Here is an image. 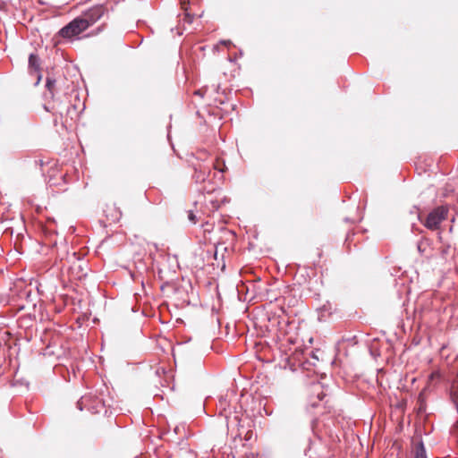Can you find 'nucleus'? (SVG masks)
Here are the masks:
<instances>
[{
	"instance_id": "1",
	"label": "nucleus",
	"mask_w": 458,
	"mask_h": 458,
	"mask_svg": "<svg viewBox=\"0 0 458 458\" xmlns=\"http://www.w3.org/2000/svg\"><path fill=\"white\" fill-rule=\"evenodd\" d=\"M55 83L56 81L51 77H47L46 81V88L48 94L53 98V106H51V110L56 114H58L61 117L64 115L70 116L71 119H73V114H76V106L70 103H63L58 99H55Z\"/></svg>"
},
{
	"instance_id": "2",
	"label": "nucleus",
	"mask_w": 458,
	"mask_h": 458,
	"mask_svg": "<svg viewBox=\"0 0 458 458\" xmlns=\"http://www.w3.org/2000/svg\"><path fill=\"white\" fill-rule=\"evenodd\" d=\"M448 211L446 206H438L433 208L421 223L428 230L436 231L439 229L442 222L447 219Z\"/></svg>"
},
{
	"instance_id": "3",
	"label": "nucleus",
	"mask_w": 458,
	"mask_h": 458,
	"mask_svg": "<svg viewBox=\"0 0 458 458\" xmlns=\"http://www.w3.org/2000/svg\"><path fill=\"white\" fill-rule=\"evenodd\" d=\"M105 13V8L103 5H96L89 9L82 15L79 16L81 20L82 27L87 30L89 26L96 23Z\"/></svg>"
},
{
	"instance_id": "4",
	"label": "nucleus",
	"mask_w": 458,
	"mask_h": 458,
	"mask_svg": "<svg viewBox=\"0 0 458 458\" xmlns=\"http://www.w3.org/2000/svg\"><path fill=\"white\" fill-rule=\"evenodd\" d=\"M82 21L79 19V17L72 20L67 25L63 27L59 30V35L65 38H71L81 34L82 31L86 30L84 27H82Z\"/></svg>"
},
{
	"instance_id": "5",
	"label": "nucleus",
	"mask_w": 458,
	"mask_h": 458,
	"mask_svg": "<svg viewBox=\"0 0 458 458\" xmlns=\"http://www.w3.org/2000/svg\"><path fill=\"white\" fill-rule=\"evenodd\" d=\"M40 65L41 62L38 55L34 53L30 54L29 56V71L30 74L35 73L37 75V81L35 82L36 86L39 84L42 79V75L40 73Z\"/></svg>"
},
{
	"instance_id": "6",
	"label": "nucleus",
	"mask_w": 458,
	"mask_h": 458,
	"mask_svg": "<svg viewBox=\"0 0 458 458\" xmlns=\"http://www.w3.org/2000/svg\"><path fill=\"white\" fill-rule=\"evenodd\" d=\"M312 392L313 394H316L317 401L310 400V405L312 407H318V402L324 401L325 397L327 396V394L323 391L322 386L320 384H314L312 386Z\"/></svg>"
},
{
	"instance_id": "7",
	"label": "nucleus",
	"mask_w": 458,
	"mask_h": 458,
	"mask_svg": "<svg viewBox=\"0 0 458 458\" xmlns=\"http://www.w3.org/2000/svg\"><path fill=\"white\" fill-rule=\"evenodd\" d=\"M210 174V168L201 167L195 168V178L197 182H205Z\"/></svg>"
},
{
	"instance_id": "8",
	"label": "nucleus",
	"mask_w": 458,
	"mask_h": 458,
	"mask_svg": "<svg viewBox=\"0 0 458 458\" xmlns=\"http://www.w3.org/2000/svg\"><path fill=\"white\" fill-rule=\"evenodd\" d=\"M414 458H428L425 446L422 442H420L415 448Z\"/></svg>"
},
{
	"instance_id": "9",
	"label": "nucleus",
	"mask_w": 458,
	"mask_h": 458,
	"mask_svg": "<svg viewBox=\"0 0 458 458\" xmlns=\"http://www.w3.org/2000/svg\"><path fill=\"white\" fill-rule=\"evenodd\" d=\"M89 401V397L82 396L80 401L77 403V407L80 411H82L84 409V405H86V403Z\"/></svg>"
},
{
	"instance_id": "10",
	"label": "nucleus",
	"mask_w": 458,
	"mask_h": 458,
	"mask_svg": "<svg viewBox=\"0 0 458 458\" xmlns=\"http://www.w3.org/2000/svg\"><path fill=\"white\" fill-rule=\"evenodd\" d=\"M100 405H101V401H98V403L95 406L89 407L88 410L91 411L92 412L98 413V412H100V409H99Z\"/></svg>"
},
{
	"instance_id": "11",
	"label": "nucleus",
	"mask_w": 458,
	"mask_h": 458,
	"mask_svg": "<svg viewBox=\"0 0 458 458\" xmlns=\"http://www.w3.org/2000/svg\"><path fill=\"white\" fill-rule=\"evenodd\" d=\"M188 218H189V220H190L191 223H193V224H195V223L197 222L196 216H195V215L193 214V212H191V211L189 213V215H188Z\"/></svg>"
},
{
	"instance_id": "12",
	"label": "nucleus",
	"mask_w": 458,
	"mask_h": 458,
	"mask_svg": "<svg viewBox=\"0 0 458 458\" xmlns=\"http://www.w3.org/2000/svg\"><path fill=\"white\" fill-rule=\"evenodd\" d=\"M184 21H187L188 23H191L192 22V17L189 13H185Z\"/></svg>"
},
{
	"instance_id": "13",
	"label": "nucleus",
	"mask_w": 458,
	"mask_h": 458,
	"mask_svg": "<svg viewBox=\"0 0 458 458\" xmlns=\"http://www.w3.org/2000/svg\"><path fill=\"white\" fill-rule=\"evenodd\" d=\"M181 428H183V427L182 426H176L174 428V433L178 434L180 432Z\"/></svg>"
},
{
	"instance_id": "14",
	"label": "nucleus",
	"mask_w": 458,
	"mask_h": 458,
	"mask_svg": "<svg viewBox=\"0 0 458 458\" xmlns=\"http://www.w3.org/2000/svg\"><path fill=\"white\" fill-rule=\"evenodd\" d=\"M435 377H439V373H438V372H433V373L430 375V378H434Z\"/></svg>"
},
{
	"instance_id": "15",
	"label": "nucleus",
	"mask_w": 458,
	"mask_h": 458,
	"mask_svg": "<svg viewBox=\"0 0 458 458\" xmlns=\"http://www.w3.org/2000/svg\"><path fill=\"white\" fill-rule=\"evenodd\" d=\"M215 169L218 170L219 172H223V169H222V168H220L218 165H216V166H215Z\"/></svg>"
},
{
	"instance_id": "16",
	"label": "nucleus",
	"mask_w": 458,
	"mask_h": 458,
	"mask_svg": "<svg viewBox=\"0 0 458 458\" xmlns=\"http://www.w3.org/2000/svg\"><path fill=\"white\" fill-rule=\"evenodd\" d=\"M195 94H196V95H199V96H200V97H202V94H201L200 90H197V91H195Z\"/></svg>"
},
{
	"instance_id": "17",
	"label": "nucleus",
	"mask_w": 458,
	"mask_h": 458,
	"mask_svg": "<svg viewBox=\"0 0 458 458\" xmlns=\"http://www.w3.org/2000/svg\"><path fill=\"white\" fill-rule=\"evenodd\" d=\"M118 213H119V216H116V219H119V218H120V216H121V212H120V211H118Z\"/></svg>"
},
{
	"instance_id": "18",
	"label": "nucleus",
	"mask_w": 458,
	"mask_h": 458,
	"mask_svg": "<svg viewBox=\"0 0 458 458\" xmlns=\"http://www.w3.org/2000/svg\"><path fill=\"white\" fill-rule=\"evenodd\" d=\"M45 109H46L47 111H50V109H49L48 107H47V106H45Z\"/></svg>"
},
{
	"instance_id": "19",
	"label": "nucleus",
	"mask_w": 458,
	"mask_h": 458,
	"mask_svg": "<svg viewBox=\"0 0 458 458\" xmlns=\"http://www.w3.org/2000/svg\"><path fill=\"white\" fill-rule=\"evenodd\" d=\"M222 43H223V44H227V42H226V41H222ZM228 43H230V42L228 41Z\"/></svg>"
}]
</instances>
